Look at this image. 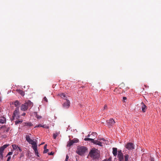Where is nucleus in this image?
<instances>
[{"instance_id":"14","label":"nucleus","mask_w":161,"mask_h":161,"mask_svg":"<svg viewBox=\"0 0 161 161\" xmlns=\"http://www.w3.org/2000/svg\"><path fill=\"white\" fill-rule=\"evenodd\" d=\"M91 137L92 139H95L94 137H96L97 136V134L95 132H93L92 133Z\"/></svg>"},{"instance_id":"30","label":"nucleus","mask_w":161,"mask_h":161,"mask_svg":"<svg viewBox=\"0 0 161 161\" xmlns=\"http://www.w3.org/2000/svg\"><path fill=\"white\" fill-rule=\"evenodd\" d=\"M13 154V152H9L6 155V157H7L8 156L11 155Z\"/></svg>"},{"instance_id":"24","label":"nucleus","mask_w":161,"mask_h":161,"mask_svg":"<svg viewBox=\"0 0 161 161\" xmlns=\"http://www.w3.org/2000/svg\"><path fill=\"white\" fill-rule=\"evenodd\" d=\"M4 150V149L2 147H0V153H3V151Z\"/></svg>"},{"instance_id":"3","label":"nucleus","mask_w":161,"mask_h":161,"mask_svg":"<svg viewBox=\"0 0 161 161\" xmlns=\"http://www.w3.org/2000/svg\"><path fill=\"white\" fill-rule=\"evenodd\" d=\"M87 149L85 147L83 146L79 147L77 148L76 153L79 155H82L86 152Z\"/></svg>"},{"instance_id":"26","label":"nucleus","mask_w":161,"mask_h":161,"mask_svg":"<svg viewBox=\"0 0 161 161\" xmlns=\"http://www.w3.org/2000/svg\"><path fill=\"white\" fill-rule=\"evenodd\" d=\"M102 161H111V158H109L108 159H105Z\"/></svg>"},{"instance_id":"15","label":"nucleus","mask_w":161,"mask_h":161,"mask_svg":"<svg viewBox=\"0 0 161 161\" xmlns=\"http://www.w3.org/2000/svg\"><path fill=\"white\" fill-rule=\"evenodd\" d=\"M14 104L15 105V107H17V108L18 107H19L18 106L20 104V103L18 101L16 100L14 102Z\"/></svg>"},{"instance_id":"39","label":"nucleus","mask_w":161,"mask_h":161,"mask_svg":"<svg viewBox=\"0 0 161 161\" xmlns=\"http://www.w3.org/2000/svg\"><path fill=\"white\" fill-rule=\"evenodd\" d=\"M69 156H68L67 155L66 156V159H65L66 160H68V159H69Z\"/></svg>"},{"instance_id":"19","label":"nucleus","mask_w":161,"mask_h":161,"mask_svg":"<svg viewBox=\"0 0 161 161\" xmlns=\"http://www.w3.org/2000/svg\"><path fill=\"white\" fill-rule=\"evenodd\" d=\"M58 95L60 96V97H61L62 98L64 99H66V97L65 94H64V93H60V94H58Z\"/></svg>"},{"instance_id":"23","label":"nucleus","mask_w":161,"mask_h":161,"mask_svg":"<svg viewBox=\"0 0 161 161\" xmlns=\"http://www.w3.org/2000/svg\"><path fill=\"white\" fill-rule=\"evenodd\" d=\"M25 125L29 126H31L33 125V124L30 122L25 123Z\"/></svg>"},{"instance_id":"10","label":"nucleus","mask_w":161,"mask_h":161,"mask_svg":"<svg viewBox=\"0 0 161 161\" xmlns=\"http://www.w3.org/2000/svg\"><path fill=\"white\" fill-rule=\"evenodd\" d=\"M26 141L30 143L31 144H35V142L33 141L31 139L30 136L28 135L26 136Z\"/></svg>"},{"instance_id":"33","label":"nucleus","mask_w":161,"mask_h":161,"mask_svg":"<svg viewBox=\"0 0 161 161\" xmlns=\"http://www.w3.org/2000/svg\"><path fill=\"white\" fill-rule=\"evenodd\" d=\"M43 100L46 101V102H48L47 99L46 97H45L43 98Z\"/></svg>"},{"instance_id":"32","label":"nucleus","mask_w":161,"mask_h":161,"mask_svg":"<svg viewBox=\"0 0 161 161\" xmlns=\"http://www.w3.org/2000/svg\"><path fill=\"white\" fill-rule=\"evenodd\" d=\"M20 93L22 96H24V92L20 90Z\"/></svg>"},{"instance_id":"8","label":"nucleus","mask_w":161,"mask_h":161,"mask_svg":"<svg viewBox=\"0 0 161 161\" xmlns=\"http://www.w3.org/2000/svg\"><path fill=\"white\" fill-rule=\"evenodd\" d=\"M107 124L109 127L111 128L115 123V122L113 119H110L107 121Z\"/></svg>"},{"instance_id":"5","label":"nucleus","mask_w":161,"mask_h":161,"mask_svg":"<svg viewBox=\"0 0 161 161\" xmlns=\"http://www.w3.org/2000/svg\"><path fill=\"white\" fill-rule=\"evenodd\" d=\"M125 147L128 150H133L135 148L134 144L131 142L127 143Z\"/></svg>"},{"instance_id":"44","label":"nucleus","mask_w":161,"mask_h":161,"mask_svg":"<svg viewBox=\"0 0 161 161\" xmlns=\"http://www.w3.org/2000/svg\"><path fill=\"white\" fill-rule=\"evenodd\" d=\"M25 113H24L22 114V116H25Z\"/></svg>"},{"instance_id":"29","label":"nucleus","mask_w":161,"mask_h":161,"mask_svg":"<svg viewBox=\"0 0 161 161\" xmlns=\"http://www.w3.org/2000/svg\"><path fill=\"white\" fill-rule=\"evenodd\" d=\"M8 146V144H5L2 147L5 149V148L7 147Z\"/></svg>"},{"instance_id":"2","label":"nucleus","mask_w":161,"mask_h":161,"mask_svg":"<svg viewBox=\"0 0 161 161\" xmlns=\"http://www.w3.org/2000/svg\"><path fill=\"white\" fill-rule=\"evenodd\" d=\"M33 105V103L30 100L22 104L21 106V110L23 111L26 110L29 108H31Z\"/></svg>"},{"instance_id":"22","label":"nucleus","mask_w":161,"mask_h":161,"mask_svg":"<svg viewBox=\"0 0 161 161\" xmlns=\"http://www.w3.org/2000/svg\"><path fill=\"white\" fill-rule=\"evenodd\" d=\"M22 120H16L15 121V124L17 125L19 124H21L22 123Z\"/></svg>"},{"instance_id":"31","label":"nucleus","mask_w":161,"mask_h":161,"mask_svg":"<svg viewBox=\"0 0 161 161\" xmlns=\"http://www.w3.org/2000/svg\"><path fill=\"white\" fill-rule=\"evenodd\" d=\"M48 149H44V151H43V153H47L48 152Z\"/></svg>"},{"instance_id":"46","label":"nucleus","mask_w":161,"mask_h":161,"mask_svg":"<svg viewBox=\"0 0 161 161\" xmlns=\"http://www.w3.org/2000/svg\"><path fill=\"white\" fill-rule=\"evenodd\" d=\"M41 118V117L38 116V117H37V118L38 119H40V118Z\"/></svg>"},{"instance_id":"1","label":"nucleus","mask_w":161,"mask_h":161,"mask_svg":"<svg viewBox=\"0 0 161 161\" xmlns=\"http://www.w3.org/2000/svg\"><path fill=\"white\" fill-rule=\"evenodd\" d=\"M89 155L94 159L97 158L100 156V152L97 149L94 148L92 149Z\"/></svg>"},{"instance_id":"7","label":"nucleus","mask_w":161,"mask_h":161,"mask_svg":"<svg viewBox=\"0 0 161 161\" xmlns=\"http://www.w3.org/2000/svg\"><path fill=\"white\" fill-rule=\"evenodd\" d=\"M118 158L119 161H124L123 154L121 150H119L118 151Z\"/></svg>"},{"instance_id":"34","label":"nucleus","mask_w":161,"mask_h":161,"mask_svg":"<svg viewBox=\"0 0 161 161\" xmlns=\"http://www.w3.org/2000/svg\"><path fill=\"white\" fill-rule=\"evenodd\" d=\"M43 125L41 124H39L37 125H36L35 127H42Z\"/></svg>"},{"instance_id":"43","label":"nucleus","mask_w":161,"mask_h":161,"mask_svg":"<svg viewBox=\"0 0 161 161\" xmlns=\"http://www.w3.org/2000/svg\"><path fill=\"white\" fill-rule=\"evenodd\" d=\"M9 130V128H7V129L6 130V131H8Z\"/></svg>"},{"instance_id":"45","label":"nucleus","mask_w":161,"mask_h":161,"mask_svg":"<svg viewBox=\"0 0 161 161\" xmlns=\"http://www.w3.org/2000/svg\"><path fill=\"white\" fill-rule=\"evenodd\" d=\"M99 140H103V141H104L105 139L104 138H102V139H99Z\"/></svg>"},{"instance_id":"36","label":"nucleus","mask_w":161,"mask_h":161,"mask_svg":"<svg viewBox=\"0 0 161 161\" xmlns=\"http://www.w3.org/2000/svg\"><path fill=\"white\" fill-rule=\"evenodd\" d=\"M53 153H54L52 152L50 153H49L48 154L50 155H53Z\"/></svg>"},{"instance_id":"47","label":"nucleus","mask_w":161,"mask_h":161,"mask_svg":"<svg viewBox=\"0 0 161 161\" xmlns=\"http://www.w3.org/2000/svg\"><path fill=\"white\" fill-rule=\"evenodd\" d=\"M23 155H21V156H20V157H23Z\"/></svg>"},{"instance_id":"25","label":"nucleus","mask_w":161,"mask_h":161,"mask_svg":"<svg viewBox=\"0 0 161 161\" xmlns=\"http://www.w3.org/2000/svg\"><path fill=\"white\" fill-rule=\"evenodd\" d=\"M42 127L43 128H46V129H48L49 128V126L47 125H43L42 126Z\"/></svg>"},{"instance_id":"27","label":"nucleus","mask_w":161,"mask_h":161,"mask_svg":"<svg viewBox=\"0 0 161 161\" xmlns=\"http://www.w3.org/2000/svg\"><path fill=\"white\" fill-rule=\"evenodd\" d=\"M35 151V154L38 157L39 156V155H38V150H37V149H36V150H34Z\"/></svg>"},{"instance_id":"28","label":"nucleus","mask_w":161,"mask_h":161,"mask_svg":"<svg viewBox=\"0 0 161 161\" xmlns=\"http://www.w3.org/2000/svg\"><path fill=\"white\" fill-rule=\"evenodd\" d=\"M3 153H0V158L2 159H3Z\"/></svg>"},{"instance_id":"40","label":"nucleus","mask_w":161,"mask_h":161,"mask_svg":"<svg viewBox=\"0 0 161 161\" xmlns=\"http://www.w3.org/2000/svg\"><path fill=\"white\" fill-rule=\"evenodd\" d=\"M18 148L19 150V151L20 152L22 151V149H21V148H20V147H18Z\"/></svg>"},{"instance_id":"48","label":"nucleus","mask_w":161,"mask_h":161,"mask_svg":"<svg viewBox=\"0 0 161 161\" xmlns=\"http://www.w3.org/2000/svg\"><path fill=\"white\" fill-rule=\"evenodd\" d=\"M65 161H68V160L65 159Z\"/></svg>"},{"instance_id":"16","label":"nucleus","mask_w":161,"mask_h":161,"mask_svg":"<svg viewBox=\"0 0 161 161\" xmlns=\"http://www.w3.org/2000/svg\"><path fill=\"white\" fill-rule=\"evenodd\" d=\"M59 133H60L59 132H57L55 133H54L53 134V138L54 139H55L56 138L57 136H58V135H59Z\"/></svg>"},{"instance_id":"9","label":"nucleus","mask_w":161,"mask_h":161,"mask_svg":"<svg viewBox=\"0 0 161 161\" xmlns=\"http://www.w3.org/2000/svg\"><path fill=\"white\" fill-rule=\"evenodd\" d=\"M63 105V107L66 108H68L70 106L69 101L67 99H66V101L64 102Z\"/></svg>"},{"instance_id":"37","label":"nucleus","mask_w":161,"mask_h":161,"mask_svg":"<svg viewBox=\"0 0 161 161\" xmlns=\"http://www.w3.org/2000/svg\"><path fill=\"white\" fill-rule=\"evenodd\" d=\"M11 157L10 156H9L8 157V159H7V161H9L11 159Z\"/></svg>"},{"instance_id":"4","label":"nucleus","mask_w":161,"mask_h":161,"mask_svg":"<svg viewBox=\"0 0 161 161\" xmlns=\"http://www.w3.org/2000/svg\"><path fill=\"white\" fill-rule=\"evenodd\" d=\"M84 140L85 141H90L92 143L98 145L100 146H103L102 143L101 142L97 140H94V139H91V138H85Z\"/></svg>"},{"instance_id":"41","label":"nucleus","mask_w":161,"mask_h":161,"mask_svg":"<svg viewBox=\"0 0 161 161\" xmlns=\"http://www.w3.org/2000/svg\"><path fill=\"white\" fill-rule=\"evenodd\" d=\"M123 99L124 100V101L125 100H126L127 98L126 97H123Z\"/></svg>"},{"instance_id":"6","label":"nucleus","mask_w":161,"mask_h":161,"mask_svg":"<svg viewBox=\"0 0 161 161\" xmlns=\"http://www.w3.org/2000/svg\"><path fill=\"white\" fill-rule=\"evenodd\" d=\"M78 141L79 140L78 139L75 138H74L72 140H70L68 142L67 146L70 147L74 143H77Z\"/></svg>"},{"instance_id":"49","label":"nucleus","mask_w":161,"mask_h":161,"mask_svg":"<svg viewBox=\"0 0 161 161\" xmlns=\"http://www.w3.org/2000/svg\"><path fill=\"white\" fill-rule=\"evenodd\" d=\"M43 143H42L41 144H43Z\"/></svg>"},{"instance_id":"20","label":"nucleus","mask_w":161,"mask_h":161,"mask_svg":"<svg viewBox=\"0 0 161 161\" xmlns=\"http://www.w3.org/2000/svg\"><path fill=\"white\" fill-rule=\"evenodd\" d=\"M6 122V119L5 118L3 117L2 119H0V123L2 124Z\"/></svg>"},{"instance_id":"13","label":"nucleus","mask_w":161,"mask_h":161,"mask_svg":"<svg viewBox=\"0 0 161 161\" xmlns=\"http://www.w3.org/2000/svg\"><path fill=\"white\" fill-rule=\"evenodd\" d=\"M113 153L114 156H116L117 154V148H113Z\"/></svg>"},{"instance_id":"17","label":"nucleus","mask_w":161,"mask_h":161,"mask_svg":"<svg viewBox=\"0 0 161 161\" xmlns=\"http://www.w3.org/2000/svg\"><path fill=\"white\" fill-rule=\"evenodd\" d=\"M129 156L128 154L125 155L124 156L125 161H129Z\"/></svg>"},{"instance_id":"11","label":"nucleus","mask_w":161,"mask_h":161,"mask_svg":"<svg viewBox=\"0 0 161 161\" xmlns=\"http://www.w3.org/2000/svg\"><path fill=\"white\" fill-rule=\"evenodd\" d=\"M19 115V107L16 108L13 113L14 117H16L17 116H18Z\"/></svg>"},{"instance_id":"38","label":"nucleus","mask_w":161,"mask_h":161,"mask_svg":"<svg viewBox=\"0 0 161 161\" xmlns=\"http://www.w3.org/2000/svg\"><path fill=\"white\" fill-rule=\"evenodd\" d=\"M47 145L46 144L44 147V150L47 149Z\"/></svg>"},{"instance_id":"12","label":"nucleus","mask_w":161,"mask_h":161,"mask_svg":"<svg viewBox=\"0 0 161 161\" xmlns=\"http://www.w3.org/2000/svg\"><path fill=\"white\" fill-rule=\"evenodd\" d=\"M141 106L143 112H145L147 109V107L142 102L141 103Z\"/></svg>"},{"instance_id":"21","label":"nucleus","mask_w":161,"mask_h":161,"mask_svg":"<svg viewBox=\"0 0 161 161\" xmlns=\"http://www.w3.org/2000/svg\"><path fill=\"white\" fill-rule=\"evenodd\" d=\"M12 147L14 150H16V149L18 147V146H17L16 144H13L12 145Z\"/></svg>"},{"instance_id":"42","label":"nucleus","mask_w":161,"mask_h":161,"mask_svg":"<svg viewBox=\"0 0 161 161\" xmlns=\"http://www.w3.org/2000/svg\"><path fill=\"white\" fill-rule=\"evenodd\" d=\"M91 134H89L87 135V136L88 137H91Z\"/></svg>"},{"instance_id":"35","label":"nucleus","mask_w":161,"mask_h":161,"mask_svg":"<svg viewBox=\"0 0 161 161\" xmlns=\"http://www.w3.org/2000/svg\"><path fill=\"white\" fill-rule=\"evenodd\" d=\"M107 106L106 105H105L104 107L103 110L107 109Z\"/></svg>"},{"instance_id":"18","label":"nucleus","mask_w":161,"mask_h":161,"mask_svg":"<svg viewBox=\"0 0 161 161\" xmlns=\"http://www.w3.org/2000/svg\"><path fill=\"white\" fill-rule=\"evenodd\" d=\"M32 145V147L34 150L37 149V146L36 142H35V144H34Z\"/></svg>"}]
</instances>
